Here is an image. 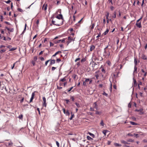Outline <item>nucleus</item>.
I'll return each instance as SVG.
<instances>
[{
    "label": "nucleus",
    "instance_id": "f257e3e1",
    "mask_svg": "<svg viewBox=\"0 0 147 147\" xmlns=\"http://www.w3.org/2000/svg\"><path fill=\"white\" fill-rule=\"evenodd\" d=\"M52 23L54 25L59 26L63 24V21L62 20H57L55 21L53 20H52Z\"/></svg>",
    "mask_w": 147,
    "mask_h": 147
},
{
    "label": "nucleus",
    "instance_id": "f03ea898",
    "mask_svg": "<svg viewBox=\"0 0 147 147\" xmlns=\"http://www.w3.org/2000/svg\"><path fill=\"white\" fill-rule=\"evenodd\" d=\"M104 51L103 53L104 56H109L110 55V53L109 51H107L106 50H104Z\"/></svg>",
    "mask_w": 147,
    "mask_h": 147
},
{
    "label": "nucleus",
    "instance_id": "7ed1b4c3",
    "mask_svg": "<svg viewBox=\"0 0 147 147\" xmlns=\"http://www.w3.org/2000/svg\"><path fill=\"white\" fill-rule=\"evenodd\" d=\"M56 18L58 19V20H62V21H63V16L62 14H60L58 16H56Z\"/></svg>",
    "mask_w": 147,
    "mask_h": 147
},
{
    "label": "nucleus",
    "instance_id": "20e7f679",
    "mask_svg": "<svg viewBox=\"0 0 147 147\" xmlns=\"http://www.w3.org/2000/svg\"><path fill=\"white\" fill-rule=\"evenodd\" d=\"M74 39L73 38H71V36H69L68 37V41H67V43L68 44L71 42L72 41H74Z\"/></svg>",
    "mask_w": 147,
    "mask_h": 147
},
{
    "label": "nucleus",
    "instance_id": "39448f33",
    "mask_svg": "<svg viewBox=\"0 0 147 147\" xmlns=\"http://www.w3.org/2000/svg\"><path fill=\"white\" fill-rule=\"evenodd\" d=\"M143 110L142 109H136L135 110V111L139 112L140 114L142 115L144 113V112L143 111Z\"/></svg>",
    "mask_w": 147,
    "mask_h": 147
},
{
    "label": "nucleus",
    "instance_id": "423d86ee",
    "mask_svg": "<svg viewBox=\"0 0 147 147\" xmlns=\"http://www.w3.org/2000/svg\"><path fill=\"white\" fill-rule=\"evenodd\" d=\"M42 98H43V106H44L46 107L47 106V104L46 103V99L45 97H43Z\"/></svg>",
    "mask_w": 147,
    "mask_h": 147
},
{
    "label": "nucleus",
    "instance_id": "0eeeda50",
    "mask_svg": "<svg viewBox=\"0 0 147 147\" xmlns=\"http://www.w3.org/2000/svg\"><path fill=\"white\" fill-rule=\"evenodd\" d=\"M34 95H35L34 92H32V94L31 97V98H30V102H32V101L34 98Z\"/></svg>",
    "mask_w": 147,
    "mask_h": 147
},
{
    "label": "nucleus",
    "instance_id": "6e6552de",
    "mask_svg": "<svg viewBox=\"0 0 147 147\" xmlns=\"http://www.w3.org/2000/svg\"><path fill=\"white\" fill-rule=\"evenodd\" d=\"M93 108L96 109L97 110H98V108L97 107V105L96 102H95L93 105Z\"/></svg>",
    "mask_w": 147,
    "mask_h": 147
},
{
    "label": "nucleus",
    "instance_id": "1a4fd4ad",
    "mask_svg": "<svg viewBox=\"0 0 147 147\" xmlns=\"http://www.w3.org/2000/svg\"><path fill=\"white\" fill-rule=\"evenodd\" d=\"M136 26L139 28H140L142 27L141 22H140L136 23Z\"/></svg>",
    "mask_w": 147,
    "mask_h": 147
},
{
    "label": "nucleus",
    "instance_id": "9d476101",
    "mask_svg": "<svg viewBox=\"0 0 147 147\" xmlns=\"http://www.w3.org/2000/svg\"><path fill=\"white\" fill-rule=\"evenodd\" d=\"M90 51H92L95 49V47L93 45H91L90 47Z\"/></svg>",
    "mask_w": 147,
    "mask_h": 147
},
{
    "label": "nucleus",
    "instance_id": "9b49d317",
    "mask_svg": "<svg viewBox=\"0 0 147 147\" xmlns=\"http://www.w3.org/2000/svg\"><path fill=\"white\" fill-rule=\"evenodd\" d=\"M50 65H52L53 64H54L55 63V60H50Z\"/></svg>",
    "mask_w": 147,
    "mask_h": 147
},
{
    "label": "nucleus",
    "instance_id": "f8f14e48",
    "mask_svg": "<svg viewBox=\"0 0 147 147\" xmlns=\"http://www.w3.org/2000/svg\"><path fill=\"white\" fill-rule=\"evenodd\" d=\"M6 28L9 31V33L10 32H12L13 31V28L10 29L7 27H6Z\"/></svg>",
    "mask_w": 147,
    "mask_h": 147
},
{
    "label": "nucleus",
    "instance_id": "ddd939ff",
    "mask_svg": "<svg viewBox=\"0 0 147 147\" xmlns=\"http://www.w3.org/2000/svg\"><path fill=\"white\" fill-rule=\"evenodd\" d=\"M61 41V40H53V42L57 44V43H59Z\"/></svg>",
    "mask_w": 147,
    "mask_h": 147
},
{
    "label": "nucleus",
    "instance_id": "4468645a",
    "mask_svg": "<svg viewBox=\"0 0 147 147\" xmlns=\"http://www.w3.org/2000/svg\"><path fill=\"white\" fill-rule=\"evenodd\" d=\"M133 80L134 81V86H137V84L136 80L134 78H133Z\"/></svg>",
    "mask_w": 147,
    "mask_h": 147
},
{
    "label": "nucleus",
    "instance_id": "2eb2a0df",
    "mask_svg": "<svg viewBox=\"0 0 147 147\" xmlns=\"http://www.w3.org/2000/svg\"><path fill=\"white\" fill-rule=\"evenodd\" d=\"M114 145L116 146L117 147H121V145L120 144H119L117 143H114Z\"/></svg>",
    "mask_w": 147,
    "mask_h": 147
},
{
    "label": "nucleus",
    "instance_id": "dca6fc26",
    "mask_svg": "<svg viewBox=\"0 0 147 147\" xmlns=\"http://www.w3.org/2000/svg\"><path fill=\"white\" fill-rule=\"evenodd\" d=\"M42 9L44 10L45 11H46L47 9V5H44L42 7Z\"/></svg>",
    "mask_w": 147,
    "mask_h": 147
},
{
    "label": "nucleus",
    "instance_id": "f3484780",
    "mask_svg": "<svg viewBox=\"0 0 147 147\" xmlns=\"http://www.w3.org/2000/svg\"><path fill=\"white\" fill-rule=\"evenodd\" d=\"M142 57L143 59L146 60L147 59L146 56L144 54L142 55Z\"/></svg>",
    "mask_w": 147,
    "mask_h": 147
},
{
    "label": "nucleus",
    "instance_id": "a211bd4d",
    "mask_svg": "<svg viewBox=\"0 0 147 147\" xmlns=\"http://www.w3.org/2000/svg\"><path fill=\"white\" fill-rule=\"evenodd\" d=\"M121 142L123 144H129L127 142H126L124 140H121Z\"/></svg>",
    "mask_w": 147,
    "mask_h": 147
},
{
    "label": "nucleus",
    "instance_id": "6ab92c4d",
    "mask_svg": "<svg viewBox=\"0 0 147 147\" xmlns=\"http://www.w3.org/2000/svg\"><path fill=\"white\" fill-rule=\"evenodd\" d=\"M134 63L135 64V66H136L137 65V60L136 58H134Z\"/></svg>",
    "mask_w": 147,
    "mask_h": 147
},
{
    "label": "nucleus",
    "instance_id": "aec40b11",
    "mask_svg": "<svg viewBox=\"0 0 147 147\" xmlns=\"http://www.w3.org/2000/svg\"><path fill=\"white\" fill-rule=\"evenodd\" d=\"M130 123L131 125H137L138 124L137 123L132 121H130Z\"/></svg>",
    "mask_w": 147,
    "mask_h": 147
},
{
    "label": "nucleus",
    "instance_id": "412c9836",
    "mask_svg": "<svg viewBox=\"0 0 147 147\" xmlns=\"http://www.w3.org/2000/svg\"><path fill=\"white\" fill-rule=\"evenodd\" d=\"M109 30L108 29H107L106 31L104 33V34L105 35H106L109 32Z\"/></svg>",
    "mask_w": 147,
    "mask_h": 147
},
{
    "label": "nucleus",
    "instance_id": "4be33fe9",
    "mask_svg": "<svg viewBox=\"0 0 147 147\" xmlns=\"http://www.w3.org/2000/svg\"><path fill=\"white\" fill-rule=\"evenodd\" d=\"M71 116L70 118H69V119L70 120H71L74 117V115L71 112Z\"/></svg>",
    "mask_w": 147,
    "mask_h": 147
},
{
    "label": "nucleus",
    "instance_id": "5701e85b",
    "mask_svg": "<svg viewBox=\"0 0 147 147\" xmlns=\"http://www.w3.org/2000/svg\"><path fill=\"white\" fill-rule=\"evenodd\" d=\"M102 114V112L101 111H96V115H100Z\"/></svg>",
    "mask_w": 147,
    "mask_h": 147
},
{
    "label": "nucleus",
    "instance_id": "b1692460",
    "mask_svg": "<svg viewBox=\"0 0 147 147\" xmlns=\"http://www.w3.org/2000/svg\"><path fill=\"white\" fill-rule=\"evenodd\" d=\"M16 49L17 48L16 47H14L12 48H11V49L9 50V51H13L16 50Z\"/></svg>",
    "mask_w": 147,
    "mask_h": 147
},
{
    "label": "nucleus",
    "instance_id": "393cba45",
    "mask_svg": "<svg viewBox=\"0 0 147 147\" xmlns=\"http://www.w3.org/2000/svg\"><path fill=\"white\" fill-rule=\"evenodd\" d=\"M134 73H137V67L135 66H134Z\"/></svg>",
    "mask_w": 147,
    "mask_h": 147
},
{
    "label": "nucleus",
    "instance_id": "a878e982",
    "mask_svg": "<svg viewBox=\"0 0 147 147\" xmlns=\"http://www.w3.org/2000/svg\"><path fill=\"white\" fill-rule=\"evenodd\" d=\"M127 141L129 142H134V140L131 139H129L127 140Z\"/></svg>",
    "mask_w": 147,
    "mask_h": 147
},
{
    "label": "nucleus",
    "instance_id": "bb28decb",
    "mask_svg": "<svg viewBox=\"0 0 147 147\" xmlns=\"http://www.w3.org/2000/svg\"><path fill=\"white\" fill-rule=\"evenodd\" d=\"M100 124L102 126H103L104 125V123L102 120L100 123Z\"/></svg>",
    "mask_w": 147,
    "mask_h": 147
},
{
    "label": "nucleus",
    "instance_id": "cd10ccee",
    "mask_svg": "<svg viewBox=\"0 0 147 147\" xmlns=\"http://www.w3.org/2000/svg\"><path fill=\"white\" fill-rule=\"evenodd\" d=\"M66 80L65 78H63L62 79H61L60 80V81L62 82H63L66 81Z\"/></svg>",
    "mask_w": 147,
    "mask_h": 147
},
{
    "label": "nucleus",
    "instance_id": "c85d7f7f",
    "mask_svg": "<svg viewBox=\"0 0 147 147\" xmlns=\"http://www.w3.org/2000/svg\"><path fill=\"white\" fill-rule=\"evenodd\" d=\"M109 131L107 130H104L102 132L103 133L105 136L106 135V133L107 132H108Z\"/></svg>",
    "mask_w": 147,
    "mask_h": 147
},
{
    "label": "nucleus",
    "instance_id": "c756f323",
    "mask_svg": "<svg viewBox=\"0 0 147 147\" xmlns=\"http://www.w3.org/2000/svg\"><path fill=\"white\" fill-rule=\"evenodd\" d=\"M23 115H22L21 114L18 116V117L20 119H22L23 118Z\"/></svg>",
    "mask_w": 147,
    "mask_h": 147
},
{
    "label": "nucleus",
    "instance_id": "7c9ffc66",
    "mask_svg": "<svg viewBox=\"0 0 147 147\" xmlns=\"http://www.w3.org/2000/svg\"><path fill=\"white\" fill-rule=\"evenodd\" d=\"M86 138L88 140H90L92 139V138H91L90 136H87Z\"/></svg>",
    "mask_w": 147,
    "mask_h": 147
},
{
    "label": "nucleus",
    "instance_id": "2f4dec72",
    "mask_svg": "<svg viewBox=\"0 0 147 147\" xmlns=\"http://www.w3.org/2000/svg\"><path fill=\"white\" fill-rule=\"evenodd\" d=\"M5 51H6V50H4V49L1 50L0 51V53L1 54L2 53H4V52H5Z\"/></svg>",
    "mask_w": 147,
    "mask_h": 147
},
{
    "label": "nucleus",
    "instance_id": "473e14b6",
    "mask_svg": "<svg viewBox=\"0 0 147 147\" xmlns=\"http://www.w3.org/2000/svg\"><path fill=\"white\" fill-rule=\"evenodd\" d=\"M13 143L11 142H10L9 143H8V145L9 146H12L13 145Z\"/></svg>",
    "mask_w": 147,
    "mask_h": 147
},
{
    "label": "nucleus",
    "instance_id": "72a5a7b5",
    "mask_svg": "<svg viewBox=\"0 0 147 147\" xmlns=\"http://www.w3.org/2000/svg\"><path fill=\"white\" fill-rule=\"evenodd\" d=\"M66 115L69 116L70 115V113L68 110H67L66 112Z\"/></svg>",
    "mask_w": 147,
    "mask_h": 147
},
{
    "label": "nucleus",
    "instance_id": "f704fd0d",
    "mask_svg": "<svg viewBox=\"0 0 147 147\" xmlns=\"http://www.w3.org/2000/svg\"><path fill=\"white\" fill-rule=\"evenodd\" d=\"M94 26H95V24H92L91 26V29H93L94 28Z\"/></svg>",
    "mask_w": 147,
    "mask_h": 147
},
{
    "label": "nucleus",
    "instance_id": "c9c22d12",
    "mask_svg": "<svg viewBox=\"0 0 147 147\" xmlns=\"http://www.w3.org/2000/svg\"><path fill=\"white\" fill-rule=\"evenodd\" d=\"M61 51H58L57 52H56L55 54L56 55H57L60 53H61Z\"/></svg>",
    "mask_w": 147,
    "mask_h": 147
},
{
    "label": "nucleus",
    "instance_id": "e433bc0d",
    "mask_svg": "<svg viewBox=\"0 0 147 147\" xmlns=\"http://www.w3.org/2000/svg\"><path fill=\"white\" fill-rule=\"evenodd\" d=\"M110 92H112V84L111 83V82L110 83Z\"/></svg>",
    "mask_w": 147,
    "mask_h": 147
},
{
    "label": "nucleus",
    "instance_id": "4c0bfd02",
    "mask_svg": "<svg viewBox=\"0 0 147 147\" xmlns=\"http://www.w3.org/2000/svg\"><path fill=\"white\" fill-rule=\"evenodd\" d=\"M56 145L58 147H59V143L57 141H56Z\"/></svg>",
    "mask_w": 147,
    "mask_h": 147
},
{
    "label": "nucleus",
    "instance_id": "58836bf2",
    "mask_svg": "<svg viewBox=\"0 0 147 147\" xmlns=\"http://www.w3.org/2000/svg\"><path fill=\"white\" fill-rule=\"evenodd\" d=\"M119 73V72H118L117 75L114 74L113 75L114 77L115 78L118 77V75Z\"/></svg>",
    "mask_w": 147,
    "mask_h": 147
},
{
    "label": "nucleus",
    "instance_id": "ea45409f",
    "mask_svg": "<svg viewBox=\"0 0 147 147\" xmlns=\"http://www.w3.org/2000/svg\"><path fill=\"white\" fill-rule=\"evenodd\" d=\"M71 99L73 101H74V96H71Z\"/></svg>",
    "mask_w": 147,
    "mask_h": 147
},
{
    "label": "nucleus",
    "instance_id": "a19ab883",
    "mask_svg": "<svg viewBox=\"0 0 147 147\" xmlns=\"http://www.w3.org/2000/svg\"><path fill=\"white\" fill-rule=\"evenodd\" d=\"M142 17H141L138 20L136 21V23L140 22V21L142 19Z\"/></svg>",
    "mask_w": 147,
    "mask_h": 147
},
{
    "label": "nucleus",
    "instance_id": "79ce46f5",
    "mask_svg": "<svg viewBox=\"0 0 147 147\" xmlns=\"http://www.w3.org/2000/svg\"><path fill=\"white\" fill-rule=\"evenodd\" d=\"M110 8L112 11L113 10L114 8V7L112 6H110Z\"/></svg>",
    "mask_w": 147,
    "mask_h": 147
},
{
    "label": "nucleus",
    "instance_id": "37998d69",
    "mask_svg": "<svg viewBox=\"0 0 147 147\" xmlns=\"http://www.w3.org/2000/svg\"><path fill=\"white\" fill-rule=\"evenodd\" d=\"M76 105L77 106V107H80V105L79 103L76 102L75 103Z\"/></svg>",
    "mask_w": 147,
    "mask_h": 147
},
{
    "label": "nucleus",
    "instance_id": "c03bdc74",
    "mask_svg": "<svg viewBox=\"0 0 147 147\" xmlns=\"http://www.w3.org/2000/svg\"><path fill=\"white\" fill-rule=\"evenodd\" d=\"M73 88V87H71V88H70V89H69L67 91L68 92H70L71 91V90Z\"/></svg>",
    "mask_w": 147,
    "mask_h": 147
},
{
    "label": "nucleus",
    "instance_id": "a18cd8bd",
    "mask_svg": "<svg viewBox=\"0 0 147 147\" xmlns=\"http://www.w3.org/2000/svg\"><path fill=\"white\" fill-rule=\"evenodd\" d=\"M113 17L114 18H115L116 17V12H115L114 13V15L113 16Z\"/></svg>",
    "mask_w": 147,
    "mask_h": 147
},
{
    "label": "nucleus",
    "instance_id": "49530a36",
    "mask_svg": "<svg viewBox=\"0 0 147 147\" xmlns=\"http://www.w3.org/2000/svg\"><path fill=\"white\" fill-rule=\"evenodd\" d=\"M50 61V60H48L47 61H46V62H45V65L46 66L47 65L48 63Z\"/></svg>",
    "mask_w": 147,
    "mask_h": 147
},
{
    "label": "nucleus",
    "instance_id": "de8ad7c7",
    "mask_svg": "<svg viewBox=\"0 0 147 147\" xmlns=\"http://www.w3.org/2000/svg\"><path fill=\"white\" fill-rule=\"evenodd\" d=\"M61 61V59L59 58L57 59L56 60V61L57 62H59V61Z\"/></svg>",
    "mask_w": 147,
    "mask_h": 147
},
{
    "label": "nucleus",
    "instance_id": "09e8293b",
    "mask_svg": "<svg viewBox=\"0 0 147 147\" xmlns=\"http://www.w3.org/2000/svg\"><path fill=\"white\" fill-rule=\"evenodd\" d=\"M56 68V67H53L51 68V70L52 71H54Z\"/></svg>",
    "mask_w": 147,
    "mask_h": 147
},
{
    "label": "nucleus",
    "instance_id": "8fccbe9b",
    "mask_svg": "<svg viewBox=\"0 0 147 147\" xmlns=\"http://www.w3.org/2000/svg\"><path fill=\"white\" fill-rule=\"evenodd\" d=\"M103 95H105L106 96H108V94L107 93H106L105 92H104L102 94Z\"/></svg>",
    "mask_w": 147,
    "mask_h": 147
},
{
    "label": "nucleus",
    "instance_id": "3c124183",
    "mask_svg": "<svg viewBox=\"0 0 147 147\" xmlns=\"http://www.w3.org/2000/svg\"><path fill=\"white\" fill-rule=\"evenodd\" d=\"M142 83L141 82H140H140H139V84H138V86L139 88L140 87L139 85H142Z\"/></svg>",
    "mask_w": 147,
    "mask_h": 147
},
{
    "label": "nucleus",
    "instance_id": "603ef678",
    "mask_svg": "<svg viewBox=\"0 0 147 147\" xmlns=\"http://www.w3.org/2000/svg\"><path fill=\"white\" fill-rule=\"evenodd\" d=\"M18 10L19 11H20L21 12H22L23 11L22 9L20 8H18Z\"/></svg>",
    "mask_w": 147,
    "mask_h": 147
},
{
    "label": "nucleus",
    "instance_id": "864d4df0",
    "mask_svg": "<svg viewBox=\"0 0 147 147\" xmlns=\"http://www.w3.org/2000/svg\"><path fill=\"white\" fill-rule=\"evenodd\" d=\"M90 79H89V78H86V80H85V82H87L88 81H89L90 80Z\"/></svg>",
    "mask_w": 147,
    "mask_h": 147
},
{
    "label": "nucleus",
    "instance_id": "5fc2aeb1",
    "mask_svg": "<svg viewBox=\"0 0 147 147\" xmlns=\"http://www.w3.org/2000/svg\"><path fill=\"white\" fill-rule=\"evenodd\" d=\"M5 2L6 3H7V4H8L10 3V2H11V1L10 0H8V1H6Z\"/></svg>",
    "mask_w": 147,
    "mask_h": 147
},
{
    "label": "nucleus",
    "instance_id": "6e6d98bb",
    "mask_svg": "<svg viewBox=\"0 0 147 147\" xmlns=\"http://www.w3.org/2000/svg\"><path fill=\"white\" fill-rule=\"evenodd\" d=\"M50 47H53V46L54 44L53 43H52L51 42H50Z\"/></svg>",
    "mask_w": 147,
    "mask_h": 147
},
{
    "label": "nucleus",
    "instance_id": "4d7b16f0",
    "mask_svg": "<svg viewBox=\"0 0 147 147\" xmlns=\"http://www.w3.org/2000/svg\"><path fill=\"white\" fill-rule=\"evenodd\" d=\"M37 110L38 111V113H39V114L40 115V111L39 108H37Z\"/></svg>",
    "mask_w": 147,
    "mask_h": 147
},
{
    "label": "nucleus",
    "instance_id": "13d9d810",
    "mask_svg": "<svg viewBox=\"0 0 147 147\" xmlns=\"http://www.w3.org/2000/svg\"><path fill=\"white\" fill-rule=\"evenodd\" d=\"M127 135L129 136H133V135L131 134V133H129L127 134Z\"/></svg>",
    "mask_w": 147,
    "mask_h": 147
},
{
    "label": "nucleus",
    "instance_id": "bf43d9fd",
    "mask_svg": "<svg viewBox=\"0 0 147 147\" xmlns=\"http://www.w3.org/2000/svg\"><path fill=\"white\" fill-rule=\"evenodd\" d=\"M32 64L33 65V66H34L35 65V63L34 61H32Z\"/></svg>",
    "mask_w": 147,
    "mask_h": 147
},
{
    "label": "nucleus",
    "instance_id": "052dcab7",
    "mask_svg": "<svg viewBox=\"0 0 147 147\" xmlns=\"http://www.w3.org/2000/svg\"><path fill=\"white\" fill-rule=\"evenodd\" d=\"M40 59L42 61H44L45 60L44 58L43 57H40Z\"/></svg>",
    "mask_w": 147,
    "mask_h": 147
},
{
    "label": "nucleus",
    "instance_id": "680f3d73",
    "mask_svg": "<svg viewBox=\"0 0 147 147\" xmlns=\"http://www.w3.org/2000/svg\"><path fill=\"white\" fill-rule=\"evenodd\" d=\"M142 142H143L147 143V140H142Z\"/></svg>",
    "mask_w": 147,
    "mask_h": 147
},
{
    "label": "nucleus",
    "instance_id": "e2e57ef3",
    "mask_svg": "<svg viewBox=\"0 0 147 147\" xmlns=\"http://www.w3.org/2000/svg\"><path fill=\"white\" fill-rule=\"evenodd\" d=\"M65 39L64 38L62 40H61V41L62 43H64L65 42Z\"/></svg>",
    "mask_w": 147,
    "mask_h": 147
},
{
    "label": "nucleus",
    "instance_id": "0e129e2a",
    "mask_svg": "<svg viewBox=\"0 0 147 147\" xmlns=\"http://www.w3.org/2000/svg\"><path fill=\"white\" fill-rule=\"evenodd\" d=\"M101 71L102 72L104 73H105V70L104 69V68H102V69Z\"/></svg>",
    "mask_w": 147,
    "mask_h": 147
},
{
    "label": "nucleus",
    "instance_id": "69168bd1",
    "mask_svg": "<svg viewBox=\"0 0 147 147\" xmlns=\"http://www.w3.org/2000/svg\"><path fill=\"white\" fill-rule=\"evenodd\" d=\"M83 85L84 86H86V82H85V81L83 82Z\"/></svg>",
    "mask_w": 147,
    "mask_h": 147
},
{
    "label": "nucleus",
    "instance_id": "338daca9",
    "mask_svg": "<svg viewBox=\"0 0 147 147\" xmlns=\"http://www.w3.org/2000/svg\"><path fill=\"white\" fill-rule=\"evenodd\" d=\"M101 34L100 32L98 34V35L96 36V38H98L100 37V36Z\"/></svg>",
    "mask_w": 147,
    "mask_h": 147
},
{
    "label": "nucleus",
    "instance_id": "774afa93",
    "mask_svg": "<svg viewBox=\"0 0 147 147\" xmlns=\"http://www.w3.org/2000/svg\"><path fill=\"white\" fill-rule=\"evenodd\" d=\"M95 76L96 78V79H98V78L99 77V75L98 74L96 75H95Z\"/></svg>",
    "mask_w": 147,
    "mask_h": 147
}]
</instances>
